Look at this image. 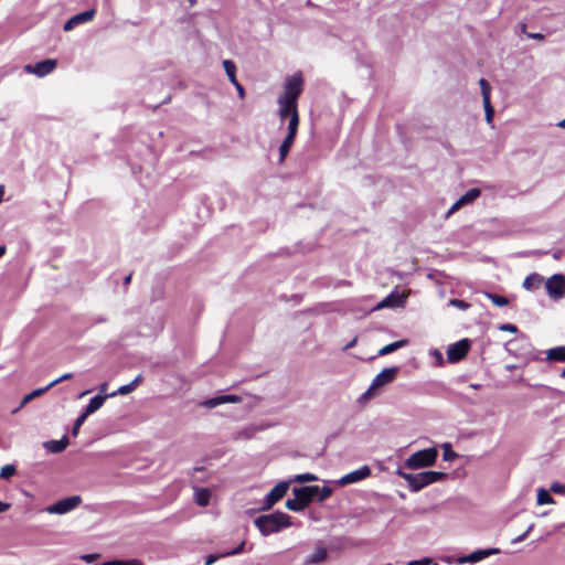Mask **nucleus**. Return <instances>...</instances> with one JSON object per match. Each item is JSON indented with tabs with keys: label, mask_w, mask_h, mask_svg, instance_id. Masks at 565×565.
Returning a JSON list of instances; mask_svg holds the SVG:
<instances>
[{
	"label": "nucleus",
	"mask_w": 565,
	"mask_h": 565,
	"mask_svg": "<svg viewBox=\"0 0 565 565\" xmlns=\"http://www.w3.org/2000/svg\"><path fill=\"white\" fill-rule=\"evenodd\" d=\"M499 330L515 333L518 332V327L511 323H503L499 327Z\"/></svg>",
	"instance_id": "de8ad7c7"
},
{
	"label": "nucleus",
	"mask_w": 565,
	"mask_h": 565,
	"mask_svg": "<svg viewBox=\"0 0 565 565\" xmlns=\"http://www.w3.org/2000/svg\"><path fill=\"white\" fill-rule=\"evenodd\" d=\"M194 499L200 507H206L211 499V492L205 488L195 489Z\"/></svg>",
	"instance_id": "5701e85b"
},
{
	"label": "nucleus",
	"mask_w": 565,
	"mask_h": 565,
	"mask_svg": "<svg viewBox=\"0 0 565 565\" xmlns=\"http://www.w3.org/2000/svg\"><path fill=\"white\" fill-rule=\"evenodd\" d=\"M438 457V450L435 447L418 450L411 455L404 466L412 470L428 468L435 465Z\"/></svg>",
	"instance_id": "39448f33"
},
{
	"label": "nucleus",
	"mask_w": 565,
	"mask_h": 565,
	"mask_svg": "<svg viewBox=\"0 0 565 565\" xmlns=\"http://www.w3.org/2000/svg\"><path fill=\"white\" fill-rule=\"evenodd\" d=\"M57 62L53 58H47L42 62L36 63L35 65H25L24 71L30 74H34L39 77H43L51 72L54 71L56 67Z\"/></svg>",
	"instance_id": "f8f14e48"
},
{
	"label": "nucleus",
	"mask_w": 565,
	"mask_h": 565,
	"mask_svg": "<svg viewBox=\"0 0 565 565\" xmlns=\"http://www.w3.org/2000/svg\"><path fill=\"white\" fill-rule=\"evenodd\" d=\"M96 11L94 9L75 14L64 23L63 30L66 32L72 31L75 26L93 20Z\"/></svg>",
	"instance_id": "dca6fc26"
},
{
	"label": "nucleus",
	"mask_w": 565,
	"mask_h": 565,
	"mask_svg": "<svg viewBox=\"0 0 565 565\" xmlns=\"http://www.w3.org/2000/svg\"><path fill=\"white\" fill-rule=\"evenodd\" d=\"M310 488L317 489V491H312V499L319 502L327 500L332 494V489L329 487L310 486Z\"/></svg>",
	"instance_id": "393cba45"
},
{
	"label": "nucleus",
	"mask_w": 565,
	"mask_h": 565,
	"mask_svg": "<svg viewBox=\"0 0 565 565\" xmlns=\"http://www.w3.org/2000/svg\"><path fill=\"white\" fill-rule=\"evenodd\" d=\"M355 342H356V340L354 339L352 342H350V343L345 347V349H350V348H352V347L355 344Z\"/></svg>",
	"instance_id": "680f3d73"
},
{
	"label": "nucleus",
	"mask_w": 565,
	"mask_h": 565,
	"mask_svg": "<svg viewBox=\"0 0 565 565\" xmlns=\"http://www.w3.org/2000/svg\"><path fill=\"white\" fill-rule=\"evenodd\" d=\"M136 388L134 387V385H131L130 383L129 384H126V385H122L120 386L117 391L110 393L108 396L109 397H114L116 395H127L131 392H134Z\"/></svg>",
	"instance_id": "e433bc0d"
},
{
	"label": "nucleus",
	"mask_w": 565,
	"mask_h": 565,
	"mask_svg": "<svg viewBox=\"0 0 565 565\" xmlns=\"http://www.w3.org/2000/svg\"><path fill=\"white\" fill-rule=\"evenodd\" d=\"M232 84H233V85L235 86V88L237 89L238 96H239L241 98H243V97H244V95H245V92H244L243 86L238 83V81H236V83H232Z\"/></svg>",
	"instance_id": "603ef678"
},
{
	"label": "nucleus",
	"mask_w": 565,
	"mask_h": 565,
	"mask_svg": "<svg viewBox=\"0 0 565 565\" xmlns=\"http://www.w3.org/2000/svg\"><path fill=\"white\" fill-rule=\"evenodd\" d=\"M370 476H371V469L369 466L364 465L361 468H359L354 471H351V472L344 475L343 477H341L338 480V484L340 487H344L348 484L356 483L359 481H362V480L369 478Z\"/></svg>",
	"instance_id": "9b49d317"
},
{
	"label": "nucleus",
	"mask_w": 565,
	"mask_h": 565,
	"mask_svg": "<svg viewBox=\"0 0 565 565\" xmlns=\"http://www.w3.org/2000/svg\"><path fill=\"white\" fill-rule=\"evenodd\" d=\"M479 86H480V89H481L482 103L491 102V97H490V95H491V86L488 83V81L484 79V78H480L479 79Z\"/></svg>",
	"instance_id": "c756f323"
},
{
	"label": "nucleus",
	"mask_w": 565,
	"mask_h": 565,
	"mask_svg": "<svg viewBox=\"0 0 565 565\" xmlns=\"http://www.w3.org/2000/svg\"><path fill=\"white\" fill-rule=\"evenodd\" d=\"M98 557H99L98 554H85L82 556V559L85 561L86 563H92L95 559H97Z\"/></svg>",
	"instance_id": "8fccbe9b"
},
{
	"label": "nucleus",
	"mask_w": 565,
	"mask_h": 565,
	"mask_svg": "<svg viewBox=\"0 0 565 565\" xmlns=\"http://www.w3.org/2000/svg\"><path fill=\"white\" fill-rule=\"evenodd\" d=\"M223 67L231 83H236V66L231 60L223 61Z\"/></svg>",
	"instance_id": "c85d7f7f"
},
{
	"label": "nucleus",
	"mask_w": 565,
	"mask_h": 565,
	"mask_svg": "<svg viewBox=\"0 0 565 565\" xmlns=\"http://www.w3.org/2000/svg\"><path fill=\"white\" fill-rule=\"evenodd\" d=\"M543 281V277L539 274H531L523 280V288L526 290H533L540 286Z\"/></svg>",
	"instance_id": "b1692460"
},
{
	"label": "nucleus",
	"mask_w": 565,
	"mask_h": 565,
	"mask_svg": "<svg viewBox=\"0 0 565 565\" xmlns=\"http://www.w3.org/2000/svg\"><path fill=\"white\" fill-rule=\"evenodd\" d=\"M67 446H68V439L66 436H64L60 440H50V441L44 443L45 449L52 454L62 452Z\"/></svg>",
	"instance_id": "412c9836"
},
{
	"label": "nucleus",
	"mask_w": 565,
	"mask_h": 565,
	"mask_svg": "<svg viewBox=\"0 0 565 565\" xmlns=\"http://www.w3.org/2000/svg\"><path fill=\"white\" fill-rule=\"evenodd\" d=\"M277 103L279 106L278 116L280 121L284 122L286 119H288V132L279 147V162H284L297 136L299 127V114L297 104H292L282 99H277Z\"/></svg>",
	"instance_id": "f257e3e1"
},
{
	"label": "nucleus",
	"mask_w": 565,
	"mask_h": 565,
	"mask_svg": "<svg viewBox=\"0 0 565 565\" xmlns=\"http://www.w3.org/2000/svg\"><path fill=\"white\" fill-rule=\"evenodd\" d=\"M244 545H245V543L242 542L236 548L225 552V553L221 554V556H231V555L239 554V553H242Z\"/></svg>",
	"instance_id": "09e8293b"
},
{
	"label": "nucleus",
	"mask_w": 565,
	"mask_h": 565,
	"mask_svg": "<svg viewBox=\"0 0 565 565\" xmlns=\"http://www.w3.org/2000/svg\"><path fill=\"white\" fill-rule=\"evenodd\" d=\"M290 481H280L277 483L270 492L266 495L264 507L262 510L266 511L273 508L278 501H280L289 489Z\"/></svg>",
	"instance_id": "1a4fd4ad"
},
{
	"label": "nucleus",
	"mask_w": 565,
	"mask_h": 565,
	"mask_svg": "<svg viewBox=\"0 0 565 565\" xmlns=\"http://www.w3.org/2000/svg\"><path fill=\"white\" fill-rule=\"evenodd\" d=\"M530 38L534 40H543L544 35L542 33H532L530 34Z\"/></svg>",
	"instance_id": "6e6d98bb"
},
{
	"label": "nucleus",
	"mask_w": 565,
	"mask_h": 565,
	"mask_svg": "<svg viewBox=\"0 0 565 565\" xmlns=\"http://www.w3.org/2000/svg\"><path fill=\"white\" fill-rule=\"evenodd\" d=\"M398 371H399L398 366H392V367L382 370L373 379L369 388L361 395L360 399L362 402H367V401L372 399L373 397H375L384 386L393 383L396 380Z\"/></svg>",
	"instance_id": "20e7f679"
},
{
	"label": "nucleus",
	"mask_w": 565,
	"mask_h": 565,
	"mask_svg": "<svg viewBox=\"0 0 565 565\" xmlns=\"http://www.w3.org/2000/svg\"><path fill=\"white\" fill-rule=\"evenodd\" d=\"M9 509H10V504L9 503L0 501V513H3L6 511H8Z\"/></svg>",
	"instance_id": "5fc2aeb1"
},
{
	"label": "nucleus",
	"mask_w": 565,
	"mask_h": 565,
	"mask_svg": "<svg viewBox=\"0 0 565 565\" xmlns=\"http://www.w3.org/2000/svg\"><path fill=\"white\" fill-rule=\"evenodd\" d=\"M550 490H551V492L556 493V494H565V484L554 482V483H552Z\"/></svg>",
	"instance_id": "a18cd8bd"
},
{
	"label": "nucleus",
	"mask_w": 565,
	"mask_h": 565,
	"mask_svg": "<svg viewBox=\"0 0 565 565\" xmlns=\"http://www.w3.org/2000/svg\"><path fill=\"white\" fill-rule=\"evenodd\" d=\"M406 565H438V564L429 557H424L422 559L409 561Z\"/></svg>",
	"instance_id": "79ce46f5"
},
{
	"label": "nucleus",
	"mask_w": 565,
	"mask_h": 565,
	"mask_svg": "<svg viewBox=\"0 0 565 565\" xmlns=\"http://www.w3.org/2000/svg\"><path fill=\"white\" fill-rule=\"evenodd\" d=\"M256 527L264 536L279 532L284 527L291 525L290 516L284 512L260 515L255 520Z\"/></svg>",
	"instance_id": "7ed1b4c3"
},
{
	"label": "nucleus",
	"mask_w": 565,
	"mask_h": 565,
	"mask_svg": "<svg viewBox=\"0 0 565 565\" xmlns=\"http://www.w3.org/2000/svg\"><path fill=\"white\" fill-rule=\"evenodd\" d=\"M221 556L220 555H209L206 558H205V565H213Z\"/></svg>",
	"instance_id": "3c124183"
},
{
	"label": "nucleus",
	"mask_w": 565,
	"mask_h": 565,
	"mask_svg": "<svg viewBox=\"0 0 565 565\" xmlns=\"http://www.w3.org/2000/svg\"><path fill=\"white\" fill-rule=\"evenodd\" d=\"M72 379V374L71 373H65L63 374L62 376L57 377L56 380L52 381L51 383H49L46 385V388H52L53 386H55L56 384L63 382V381H66V380H70Z\"/></svg>",
	"instance_id": "c03bdc74"
},
{
	"label": "nucleus",
	"mask_w": 565,
	"mask_h": 565,
	"mask_svg": "<svg viewBox=\"0 0 565 565\" xmlns=\"http://www.w3.org/2000/svg\"><path fill=\"white\" fill-rule=\"evenodd\" d=\"M484 108V115H486V121L491 127L493 126V116H494V109L491 105V102L483 103Z\"/></svg>",
	"instance_id": "f704fd0d"
},
{
	"label": "nucleus",
	"mask_w": 565,
	"mask_h": 565,
	"mask_svg": "<svg viewBox=\"0 0 565 565\" xmlns=\"http://www.w3.org/2000/svg\"><path fill=\"white\" fill-rule=\"evenodd\" d=\"M302 85L303 79L301 73L294 74L286 79L284 93L278 97V99L297 104V99L302 93Z\"/></svg>",
	"instance_id": "423d86ee"
},
{
	"label": "nucleus",
	"mask_w": 565,
	"mask_h": 565,
	"mask_svg": "<svg viewBox=\"0 0 565 565\" xmlns=\"http://www.w3.org/2000/svg\"><path fill=\"white\" fill-rule=\"evenodd\" d=\"M17 469L13 465H6L0 469V478L9 479L15 473Z\"/></svg>",
	"instance_id": "4c0bfd02"
},
{
	"label": "nucleus",
	"mask_w": 565,
	"mask_h": 565,
	"mask_svg": "<svg viewBox=\"0 0 565 565\" xmlns=\"http://www.w3.org/2000/svg\"><path fill=\"white\" fill-rule=\"evenodd\" d=\"M6 254V247L0 246V257H2Z\"/></svg>",
	"instance_id": "052dcab7"
},
{
	"label": "nucleus",
	"mask_w": 565,
	"mask_h": 565,
	"mask_svg": "<svg viewBox=\"0 0 565 565\" xmlns=\"http://www.w3.org/2000/svg\"><path fill=\"white\" fill-rule=\"evenodd\" d=\"M102 565H143L139 559L131 561H108L103 563Z\"/></svg>",
	"instance_id": "ea45409f"
},
{
	"label": "nucleus",
	"mask_w": 565,
	"mask_h": 565,
	"mask_svg": "<svg viewBox=\"0 0 565 565\" xmlns=\"http://www.w3.org/2000/svg\"><path fill=\"white\" fill-rule=\"evenodd\" d=\"M557 127L565 129V118L557 122Z\"/></svg>",
	"instance_id": "4d7b16f0"
},
{
	"label": "nucleus",
	"mask_w": 565,
	"mask_h": 565,
	"mask_svg": "<svg viewBox=\"0 0 565 565\" xmlns=\"http://www.w3.org/2000/svg\"><path fill=\"white\" fill-rule=\"evenodd\" d=\"M312 491H317V489L316 488H310V486L301 487V488H295L292 490L294 495L298 499V501L302 504V507L305 509L313 500L312 499Z\"/></svg>",
	"instance_id": "6ab92c4d"
},
{
	"label": "nucleus",
	"mask_w": 565,
	"mask_h": 565,
	"mask_svg": "<svg viewBox=\"0 0 565 565\" xmlns=\"http://www.w3.org/2000/svg\"><path fill=\"white\" fill-rule=\"evenodd\" d=\"M470 343L468 339H462L447 349V359L449 363H457L462 360L468 353Z\"/></svg>",
	"instance_id": "9d476101"
},
{
	"label": "nucleus",
	"mask_w": 565,
	"mask_h": 565,
	"mask_svg": "<svg viewBox=\"0 0 565 565\" xmlns=\"http://www.w3.org/2000/svg\"><path fill=\"white\" fill-rule=\"evenodd\" d=\"M481 192L479 189L473 188L470 189L468 192H466L463 195H461L448 210L447 216L454 214L458 210H460L463 205L470 204L473 201H476L480 196Z\"/></svg>",
	"instance_id": "ddd939ff"
},
{
	"label": "nucleus",
	"mask_w": 565,
	"mask_h": 565,
	"mask_svg": "<svg viewBox=\"0 0 565 565\" xmlns=\"http://www.w3.org/2000/svg\"><path fill=\"white\" fill-rule=\"evenodd\" d=\"M286 508L294 512H301L305 510L302 504L298 501V499L295 497L294 499H288L285 503Z\"/></svg>",
	"instance_id": "72a5a7b5"
},
{
	"label": "nucleus",
	"mask_w": 565,
	"mask_h": 565,
	"mask_svg": "<svg viewBox=\"0 0 565 565\" xmlns=\"http://www.w3.org/2000/svg\"><path fill=\"white\" fill-rule=\"evenodd\" d=\"M470 386H471L472 388H475V390H478V388L480 387V385H479V384H471Z\"/></svg>",
	"instance_id": "e2e57ef3"
},
{
	"label": "nucleus",
	"mask_w": 565,
	"mask_h": 565,
	"mask_svg": "<svg viewBox=\"0 0 565 565\" xmlns=\"http://www.w3.org/2000/svg\"><path fill=\"white\" fill-rule=\"evenodd\" d=\"M449 306L456 307L460 310H467L470 307V305L468 302L459 300V299L449 300Z\"/></svg>",
	"instance_id": "37998d69"
},
{
	"label": "nucleus",
	"mask_w": 565,
	"mask_h": 565,
	"mask_svg": "<svg viewBox=\"0 0 565 565\" xmlns=\"http://www.w3.org/2000/svg\"><path fill=\"white\" fill-rule=\"evenodd\" d=\"M88 393H89V391H85V392H83V393L79 395V397H83V396H85V395H86V394H88Z\"/></svg>",
	"instance_id": "0e129e2a"
},
{
	"label": "nucleus",
	"mask_w": 565,
	"mask_h": 565,
	"mask_svg": "<svg viewBox=\"0 0 565 565\" xmlns=\"http://www.w3.org/2000/svg\"><path fill=\"white\" fill-rule=\"evenodd\" d=\"M545 288L550 298L558 300L565 297V276L555 274L551 276L546 282Z\"/></svg>",
	"instance_id": "6e6552de"
},
{
	"label": "nucleus",
	"mask_w": 565,
	"mask_h": 565,
	"mask_svg": "<svg viewBox=\"0 0 565 565\" xmlns=\"http://www.w3.org/2000/svg\"><path fill=\"white\" fill-rule=\"evenodd\" d=\"M328 557V550L327 547L321 543L318 542L315 546L313 552L308 555L303 562L305 565H316L323 563Z\"/></svg>",
	"instance_id": "a211bd4d"
},
{
	"label": "nucleus",
	"mask_w": 565,
	"mask_h": 565,
	"mask_svg": "<svg viewBox=\"0 0 565 565\" xmlns=\"http://www.w3.org/2000/svg\"><path fill=\"white\" fill-rule=\"evenodd\" d=\"M429 354L435 359L436 366H443L444 365V358L439 350L434 349L429 352Z\"/></svg>",
	"instance_id": "a19ab883"
},
{
	"label": "nucleus",
	"mask_w": 565,
	"mask_h": 565,
	"mask_svg": "<svg viewBox=\"0 0 565 565\" xmlns=\"http://www.w3.org/2000/svg\"><path fill=\"white\" fill-rule=\"evenodd\" d=\"M486 296L492 301V303H494L498 307H504V306L509 305L508 298H505L503 296H499V295H494V294H490V292H486Z\"/></svg>",
	"instance_id": "473e14b6"
},
{
	"label": "nucleus",
	"mask_w": 565,
	"mask_h": 565,
	"mask_svg": "<svg viewBox=\"0 0 565 565\" xmlns=\"http://www.w3.org/2000/svg\"><path fill=\"white\" fill-rule=\"evenodd\" d=\"M46 391H49V388L45 387H41V388H36L34 391H32L31 393L26 394L18 408H15L12 414H17L21 408H23L26 404H29L31 401H33L34 398H38L40 397L41 395H43Z\"/></svg>",
	"instance_id": "4be33fe9"
},
{
	"label": "nucleus",
	"mask_w": 565,
	"mask_h": 565,
	"mask_svg": "<svg viewBox=\"0 0 565 565\" xmlns=\"http://www.w3.org/2000/svg\"><path fill=\"white\" fill-rule=\"evenodd\" d=\"M241 402H242V397L241 396L228 394V395H221V396H216V397H213V398L205 399V401L200 403V406L204 407V408H214V407H217V406L223 405V404H228V403L237 404V403H241Z\"/></svg>",
	"instance_id": "4468645a"
},
{
	"label": "nucleus",
	"mask_w": 565,
	"mask_h": 565,
	"mask_svg": "<svg viewBox=\"0 0 565 565\" xmlns=\"http://www.w3.org/2000/svg\"><path fill=\"white\" fill-rule=\"evenodd\" d=\"M407 296L405 294L391 292L375 307L376 310L383 308H402L405 306Z\"/></svg>",
	"instance_id": "2eb2a0df"
},
{
	"label": "nucleus",
	"mask_w": 565,
	"mask_h": 565,
	"mask_svg": "<svg viewBox=\"0 0 565 565\" xmlns=\"http://www.w3.org/2000/svg\"><path fill=\"white\" fill-rule=\"evenodd\" d=\"M443 458L445 461H452L458 457V454L452 451L451 445L449 443L443 444Z\"/></svg>",
	"instance_id": "2f4dec72"
},
{
	"label": "nucleus",
	"mask_w": 565,
	"mask_h": 565,
	"mask_svg": "<svg viewBox=\"0 0 565 565\" xmlns=\"http://www.w3.org/2000/svg\"><path fill=\"white\" fill-rule=\"evenodd\" d=\"M547 360L565 362V347H556L547 351Z\"/></svg>",
	"instance_id": "a878e982"
},
{
	"label": "nucleus",
	"mask_w": 565,
	"mask_h": 565,
	"mask_svg": "<svg viewBox=\"0 0 565 565\" xmlns=\"http://www.w3.org/2000/svg\"><path fill=\"white\" fill-rule=\"evenodd\" d=\"M561 376L565 379V369L562 371Z\"/></svg>",
	"instance_id": "69168bd1"
},
{
	"label": "nucleus",
	"mask_w": 565,
	"mask_h": 565,
	"mask_svg": "<svg viewBox=\"0 0 565 565\" xmlns=\"http://www.w3.org/2000/svg\"><path fill=\"white\" fill-rule=\"evenodd\" d=\"M142 382V376L141 375H137L131 382L130 384L134 385L135 388H137V386Z\"/></svg>",
	"instance_id": "864d4df0"
},
{
	"label": "nucleus",
	"mask_w": 565,
	"mask_h": 565,
	"mask_svg": "<svg viewBox=\"0 0 565 565\" xmlns=\"http://www.w3.org/2000/svg\"><path fill=\"white\" fill-rule=\"evenodd\" d=\"M106 390H107V384H106V383H104V384H102V385L99 386V392H100V393H105V392H106Z\"/></svg>",
	"instance_id": "13d9d810"
},
{
	"label": "nucleus",
	"mask_w": 565,
	"mask_h": 565,
	"mask_svg": "<svg viewBox=\"0 0 565 565\" xmlns=\"http://www.w3.org/2000/svg\"><path fill=\"white\" fill-rule=\"evenodd\" d=\"M498 553H499L498 548L478 550V551L470 553L469 555L459 557L457 559V563L458 564L477 563V562L484 559L488 556H491V555H494Z\"/></svg>",
	"instance_id": "f3484780"
},
{
	"label": "nucleus",
	"mask_w": 565,
	"mask_h": 565,
	"mask_svg": "<svg viewBox=\"0 0 565 565\" xmlns=\"http://www.w3.org/2000/svg\"><path fill=\"white\" fill-rule=\"evenodd\" d=\"M396 475L406 481L409 489L413 492H418L425 487L433 484L435 482L444 481L447 479L448 475L441 471H424L419 473H408L403 469L398 468L396 470Z\"/></svg>",
	"instance_id": "f03ea898"
},
{
	"label": "nucleus",
	"mask_w": 565,
	"mask_h": 565,
	"mask_svg": "<svg viewBox=\"0 0 565 565\" xmlns=\"http://www.w3.org/2000/svg\"><path fill=\"white\" fill-rule=\"evenodd\" d=\"M87 416L84 415V414H81L76 420L74 422V425L72 427V435L73 436H77L78 435V431H79V428L82 427V425L84 424V422L86 420Z\"/></svg>",
	"instance_id": "58836bf2"
},
{
	"label": "nucleus",
	"mask_w": 565,
	"mask_h": 565,
	"mask_svg": "<svg viewBox=\"0 0 565 565\" xmlns=\"http://www.w3.org/2000/svg\"><path fill=\"white\" fill-rule=\"evenodd\" d=\"M258 431V428L256 426H249V427H246L242 430H239L236 436H235V439H249L252 438L256 433Z\"/></svg>",
	"instance_id": "7c9ffc66"
},
{
	"label": "nucleus",
	"mask_w": 565,
	"mask_h": 565,
	"mask_svg": "<svg viewBox=\"0 0 565 565\" xmlns=\"http://www.w3.org/2000/svg\"><path fill=\"white\" fill-rule=\"evenodd\" d=\"M536 503L539 505L555 504V500L552 498V495L550 494V492L546 489L540 488L537 490Z\"/></svg>",
	"instance_id": "cd10ccee"
},
{
	"label": "nucleus",
	"mask_w": 565,
	"mask_h": 565,
	"mask_svg": "<svg viewBox=\"0 0 565 565\" xmlns=\"http://www.w3.org/2000/svg\"><path fill=\"white\" fill-rule=\"evenodd\" d=\"M407 344V340H398V341H395L393 343H390L385 347H383L380 351H379V355L383 356V355H386V354H390L403 347H405Z\"/></svg>",
	"instance_id": "bb28decb"
},
{
	"label": "nucleus",
	"mask_w": 565,
	"mask_h": 565,
	"mask_svg": "<svg viewBox=\"0 0 565 565\" xmlns=\"http://www.w3.org/2000/svg\"><path fill=\"white\" fill-rule=\"evenodd\" d=\"M82 503V498L79 495H73L68 498H64L58 500L54 504H51L45 508V511L50 514H66L73 510H75Z\"/></svg>",
	"instance_id": "0eeeda50"
},
{
	"label": "nucleus",
	"mask_w": 565,
	"mask_h": 565,
	"mask_svg": "<svg viewBox=\"0 0 565 565\" xmlns=\"http://www.w3.org/2000/svg\"><path fill=\"white\" fill-rule=\"evenodd\" d=\"M109 397L108 395H96L94 396L88 405L85 407L83 414L86 415L87 417L92 414H94L95 412H97L99 408H102V406L104 405L106 398Z\"/></svg>",
	"instance_id": "aec40b11"
},
{
	"label": "nucleus",
	"mask_w": 565,
	"mask_h": 565,
	"mask_svg": "<svg viewBox=\"0 0 565 565\" xmlns=\"http://www.w3.org/2000/svg\"><path fill=\"white\" fill-rule=\"evenodd\" d=\"M533 527H534V524H531V525L526 529V531H525V532H522V534H521V535H519L518 537H515V539L512 541V543L516 544V543H520V542L524 541V540H525V537L529 535V533L533 530Z\"/></svg>",
	"instance_id": "49530a36"
},
{
	"label": "nucleus",
	"mask_w": 565,
	"mask_h": 565,
	"mask_svg": "<svg viewBox=\"0 0 565 565\" xmlns=\"http://www.w3.org/2000/svg\"><path fill=\"white\" fill-rule=\"evenodd\" d=\"M130 280H131V275H128V276L125 277L124 284L128 285L130 282Z\"/></svg>",
	"instance_id": "bf43d9fd"
},
{
	"label": "nucleus",
	"mask_w": 565,
	"mask_h": 565,
	"mask_svg": "<svg viewBox=\"0 0 565 565\" xmlns=\"http://www.w3.org/2000/svg\"><path fill=\"white\" fill-rule=\"evenodd\" d=\"M318 480V476L313 475V473H301V475H297L294 477V479L291 481H296V482H312V481H317Z\"/></svg>",
	"instance_id": "c9c22d12"
}]
</instances>
